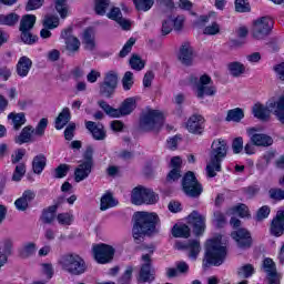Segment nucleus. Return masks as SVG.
<instances>
[{
	"mask_svg": "<svg viewBox=\"0 0 284 284\" xmlns=\"http://www.w3.org/2000/svg\"><path fill=\"white\" fill-rule=\"evenodd\" d=\"M146 194H150V192L145 191V186H135L131 193V203H133V205H143L144 203H151L152 201L144 200Z\"/></svg>",
	"mask_w": 284,
	"mask_h": 284,
	"instance_id": "5701e85b",
	"label": "nucleus"
},
{
	"mask_svg": "<svg viewBox=\"0 0 284 284\" xmlns=\"http://www.w3.org/2000/svg\"><path fill=\"white\" fill-rule=\"evenodd\" d=\"M37 23V17L34 14H26L20 20V30L30 31Z\"/></svg>",
	"mask_w": 284,
	"mask_h": 284,
	"instance_id": "58836bf2",
	"label": "nucleus"
},
{
	"mask_svg": "<svg viewBox=\"0 0 284 284\" xmlns=\"http://www.w3.org/2000/svg\"><path fill=\"white\" fill-rule=\"evenodd\" d=\"M92 168H94V165L88 164L85 162H80L74 171L75 183H81V181H85V179H88V176L92 174Z\"/></svg>",
	"mask_w": 284,
	"mask_h": 284,
	"instance_id": "a878e982",
	"label": "nucleus"
},
{
	"mask_svg": "<svg viewBox=\"0 0 284 284\" xmlns=\"http://www.w3.org/2000/svg\"><path fill=\"white\" fill-rule=\"evenodd\" d=\"M47 159L44 154H38L33 158L32 161V170L34 174H41L43 170L45 169Z\"/></svg>",
	"mask_w": 284,
	"mask_h": 284,
	"instance_id": "f704fd0d",
	"label": "nucleus"
},
{
	"mask_svg": "<svg viewBox=\"0 0 284 284\" xmlns=\"http://www.w3.org/2000/svg\"><path fill=\"white\" fill-rule=\"evenodd\" d=\"M62 39L65 40L67 50L69 52H79V48H81V41L77 39V37L72 36V29H65L61 33Z\"/></svg>",
	"mask_w": 284,
	"mask_h": 284,
	"instance_id": "412c9836",
	"label": "nucleus"
},
{
	"mask_svg": "<svg viewBox=\"0 0 284 284\" xmlns=\"http://www.w3.org/2000/svg\"><path fill=\"white\" fill-rule=\"evenodd\" d=\"M182 187L186 196H191V199H199L203 194V186L199 183L196 175L192 171L186 172L183 176Z\"/></svg>",
	"mask_w": 284,
	"mask_h": 284,
	"instance_id": "f8f14e48",
	"label": "nucleus"
},
{
	"mask_svg": "<svg viewBox=\"0 0 284 284\" xmlns=\"http://www.w3.org/2000/svg\"><path fill=\"white\" fill-rule=\"evenodd\" d=\"M227 141L223 139H216L211 144L210 160L206 164V174L210 179L216 176V172H221V163L223 159L227 156Z\"/></svg>",
	"mask_w": 284,
	"mask_h": 284,
	"instance_id": "7ed1b4c3",
	"label": "nucleus"
},
{
	"mask_svg": "<svg viewBox=\"0 0 284 284\" xmlns=\"http://www.w3.org/2000/svg\"><path fill=\"white\" fill-rule=\"evenodd\" d=\"M26 176V164L20 163L16 166V170L12 175V181L19 182Z\"/></svg>",
	"mask_w": 284,
	"mask_h": 284,
	"instance_id": "4d7b16f0",
	"label": "nucleus"
},
{
	"mask_svg": "<svg viewBox=\"0 0 284 284\" xmlns=\"http://www.w3.org/2000/svg\"><path fill=\"white\" fill-rule=\"evenodd\" d=\"M225 256H227V251L225 246L221 245V241L210 240L206 242L203 267H210L211 265H223Z\"/></svg>",
	"mask_w": 284,
	"mask_h": 284,
	"instance_id": "39448f33",
	"label": "nucleus"
},
{
	"mask_svg": "<svg viewBox=\"0 0 284 284\" xmlns=\"http://www.w3.org/2000/svg\"><path fill=\"white\" fill-rule=\"evenodd\" d=\"M141 261L143 264L140 266L136 277L138 283H154L156 280V271L152 267V256L150 254H143Z\"/></svg>",
	"mask_w": 284,
	"mask_h": 284,
	"instance_id": "ddd939ff",
	"label": "nucleus"
},
{
	"mask_svg": "<svg viewBox=\"0 0 284 284\" xmlns=\"http://www.w3.org/2000/svg\"><path fill=\"white\" fill-rule=\"evenodd\" d=\"M253 116L260 121H270V114H275L277 120L284 124V93L276 100L272 98L266 102V106L257 103L252 109Z\"/></svg>",
	"mask_w": 284,
	"mask_h": 284,
	"instance_id": "f03ea898",
	"label": "nucleus"
},
{
	"mask_svg": "<svg viewBox=\"0 0 284 284\" xmlns=\"http://www.w3.org/2000/svg\"><path fill=\"white\" fill-rule=\"evenodd\" d=\"M21 32V40L23 43H27L28 45H32L33 43H37V40L39 39L37 36H32V33L28 30H20Z\"/></svg>",
	"mask_w": 284,
	"mask_h": 284,
	"instance_id": "5fc2aeb1",
	"label": "nucleus"
},
{
	"mask_svg": "<svg viewBox=\"0 0 284 284\" xmlns=\"http://www.w3.org/2000/svg\"><path fill=\"white\" fill-rule=\"evenodd\" d=\"M133 229L132 234L135 243H142L144 236H152L159 231V215L156 213H150L145 211L135 212L133 215Z\"/></svg>",
	"mask_w": 284,
	"mask_h": 284,
	"instance_id": "f257e3e1",
	"label": "nucleus"
},
{
	"mask_svg": "<svg viewBox=\"0 0 284 284\" xmlns=\"http://www.w3.org/2000/svg\"><path fill=\"white\" fill-rule=\"evenodd\" d=\"M14 241L12 239H4L2 241L3 253H0V268H2L8 263V256L12 254V247Z\"/></svg>",
	"mask_w": 284,
	"mask_h": 284,
	"instance_id": "c756f323",
	"label": "nucleus"
},
{
	"mask_svg": "<svg viewBox=\"0 0 284 284\" xmlns=\"http://www.w3.org/2000/svg\"><path fill=\"white\" fill-rule=\"evenodd\" d=\"M232 150L234 154H241L243 152V138H235L232 142Z\"/></svg>",
	"mask_w": 284,
	"mask_h": 284,
	"instance_id": "69168bd1",
	"label": "nucleus"
},
{
	"mask_svg": "<svg viewBox=\"0 0 284 284\" xmlns=\"http://www.w3.org/2000/svg\"><path fill=\"white\" fill-rule=\"evenodd\" d=\"M178 59L182 65H191L194 61V48L190 42H183L178 52Z\"/></svg>",
	"mask_w": 284,
	"mask_h": 284,
	"instance_id": "6ab92c4d",
	"label": "nucleus"
},
{
	"mask_svg": "<svg viewBox=\"0 0 284 284\" xmlns=\"http://www.w3.org/2000/svg\"><path fill=\"white\" fill-rule=\"evenodd\" d=\"M268 196L273 201H283L284 200V190L283 189H270Z\"/></svg>",
	"mask_w": 284,
	"mask_h": 284,
	"instance_id": "052dcab7",
	"label": "nucleus"
},
{
	"mask_svg": "<svg viewBox=\"0 0 284 284\" xmlns=\"http://www.w3.org/2000/svg\"><path fill=\"white\" fill-rule=\"evenodd\" d=\"M123 90H132L134 85V74L131 71H126L122 78Z\"/></svg>",
	"mask_w": 284,
	"mask_h": 284,
	"instance_id": "3c124183",
	"label": "nucleus"
},
{
	"mask_svg": "<svg viewBox=\"0 0 284 284\" xmlns=\"http://www.w3.org/2000/svg\"><path fill=\"white\" fill-rule=\"evenodd\" d=\"M70 109L64 108L55 119V130H63L67 123H70Z\"/></svg>",
	"mask_w": 284,
	"mask_h": 284,
	"instance_id": "473e14b6",
	"label": "nucleus"
},
{
	"mask_svg": "<svg viewBox=\"0 0 284 284\" xmlns=\"http://www.w3.org/2000/svg\"><path fill=\"white\" fill-rule=\"evenodd\" d=\"M190 81L196 88L197 99H205V97H214V94H216V88L209 87V84L212 83L210 75L204 74L200 77V79L191 75Z\"/></svg>",
	"mask_w": 284,
	"mask_h": 284,
	"instance_id": "1a4fd4ad",
	"label": "nucleus"
},
{
	"mask_svg": "<svg viewBox=\"0 0 284 284\" xmlns=\"http://www.w3.org/2000/svg\"><path fill=\"white\" fill-rule=\"evenodd\" d=\"M245 116L243 109L236 108L227 111L225 121H233L234 123H241V120Z\"/></svg>",
	"mask_w": 284,
	"mask_h": 284,
	"instance_id": "a19ab883",
	"label": "nucleus"
},
{
	"mask_svg": "<svg viewBox=\"0 0 284 284\" xmlns=\"http://www.w3.org/2000/svg\"><path fill=\"white\" fill-rule=\"evenodd\" d=\"M133 3L139 12H148L154 6V0H133Z\"/></svg>",
	"mask_w": 284,
	"mask_h": 284,
	"instance_id": "c03bdc74",
	"label": "nucleus"
},
{
	"mask_svg": "<svg viewBox=\"0 0 284 284\" xmlns=\"http://www.w3.org/2000/svg\"><path fill=\"white\" fill-rule=\"evenodd\" d=\"M93 256L97 263H110L114 258V247L106 244H99L93 246Z\"/></svg>",
	"mask_w": 284,
	"mask_h": 284,
	"instance_id": "2eb2a0df",
	"label": "nucleus"
},
{
	"mask_svg": "<svg viewBox=\"0 0 284 284\" xmlns=\"http://www.w3.org/2000/svg\"><path fill=\"white\" fill-rule=\"evenodd\" d=\"M272 28H274V22L270 17L257 18L253 21L252 37L256 41H263L267 39L272 33Z\"/></svg>",
	"mask_w": 284,
	"mask_h": 284,
	"instance_id": "6e6552de",
	"label": "nucleus"
},
{
	"mask_svg": "<svg viewBox=\"0 0 284 284\" xmlns=\"http://www.w3.org/2000/svg\"><path fill=\"white\" fill-rule=\"evenodd\" d=\"M85 128L92 134L95 141H105V129L102 124H97V122L88 121L85 122Z\"/></svg>",
	"mask_w": 284,
	"mask_h": 284,
	"instance_id": "bb28decb",
	"label": "nucleus"
},
{
	"mask_svg": "<svg viewBox=\"0 0 284 284\" xmlns=\"http://www.w3.org/2000/svg\"><path fill=\"white\" fill-rule=\"evenodd\" d=\"M163 112L148 109L140 119V128L143 132H160L163 128Z\"/></svg>",
	"mask_w": 284,
	"mask_h": 284,
	"instance_id": "423d86ee",
	"label": "nucleus"
},
{
	"mask_svg": "<svg viewBox=\"0 0 284 284\" xmlns=\"http://www.w3.org/2000/svg\"><path fill=\"white\" fill-rule=\"evenodd\" d=\"M134 110H136V99L128 98L122 102L120 108L116 109V119H121V116H128L129 114H132Z\"/></svg>",
	"mask_w": 284,
	"mask_h": 284,
	"instance_id": "4be33fe9",
	"label": "nucleus"
},
{
	"mask_svg": "<svg viewBox=\"0 0 284 284\" xmlns=\"http://www.w3.org/2000/svg\"><path fill=\"white\" fill-rule=\"evenodd\" d=\"M172 234L175 239H190V226L175 224L172 229Z\"/></svg>",
	"mask_w": 284,
	"mask_h": 284,
	"instance_id": "ea45409f",
	"label": "nucleus"
},
{
	"mask_svg": "<svg viewBox=\"0 0 284 284\" xmlns=\"http://www.w3.org/2000/svg\"><path fill=\"white\" fill-rule=\"evenodd\" d=\"M179 250H187V256L191 261H196L199 254H201V242L199 240H192L186 245L179 246Z\"/></svg>",
	"mask_w": 284,
	"mask_h": 284,
	"instance_id": "cd10ccee",
	"label": "nucleus"
},
{
	"mask_svg": "<svg viewBox=\"0 0 284 284\" xmlns=\"http://www.w3.org/2000/svg\"><path fill=\"white\" fill-rule=\"evenodd\" d=\"M182 187L186 196H191V199H199L203 194V186L199 183L196 175L192 171L186 172L183 176Z\"/></svg>",
	"mask_w": 284,
	"mask_h": 284,
	"instance_id": "9b49d317",
	"label": "nucleus"
},
{
	"mask_svg": "<svg viewBox=\"0 0 284 284\" xmlns=\"http://www.w3.org/2000/svg\"><path fill=\"white\" fill-rule=\"evenodd\" d=\"M182 187L186 196H191V199H199L203 194V186L199 183L196 175L192 171L186 172L183 176Z\"/></svg>",
	"mask_w": 284,
	"mask_h": 284,
	"instance_id": "9d476101",
	"label": "nucleus"
},
{
	"mask_svg": "<svg viewBox=\"0 0 284 284\" xmlns=\"http://www.w3.org/2000/svg\"><path fill=\"white\" fill-rule=\"evenodd\" d=\"M82 43L84 44L85 50H94L97 43L94 42V29L88 28L83 32Z\"/></svg>",
	"mask_w": 284,
	"mask_h": 284,
	"instance_id": "2f4dec72",
	"label": "nucleus"
},
{
	"mask_svg": "<svg viewBox=\"0 0 284 284\" xmlns=\"http://www.w3.org/2000/svg\"><path fill=\"white\" fill-rule=\"evenodd\" d=\"M229 74L234 78L242 77L245 74V64L239 61H233L227 64Z\"/></svg>",
	"mask_w": 284,
	"mask_h": 284,
	"instance_id": "72a5a7b5",
	"label": "nucleus"
},
{
	"mask_svg": "<svg viewBox=\"0 0 284 284\" xmlns=\"http://www.w3.org/2000/svg\"><path fill=\"white\" fill-rule=\"evenodd\" d=\"M265 274H266V280L267 278H276L281 275H278V272L276 271V263H274L273 258L266 257L263 261V265H262Z\"/></svg>",
	"mask_w": 284,
	"mask_h": 284,
	"instance_id": "7c9ffc66",
	"label": "nucleus"
},
{
	"mask_svg": "<svg viewBox=\"0 0 284 284\" xmlns=\"http://www.w3.org/2000/svg\"><path fill=\"white\" fill-rule=\"evenodd\" d=\"M103 83L113 85L114 88L119 87V73L116 71H109L104 75Z\"/></svg>",
	"mask_w": 284,
	"mask_h": 284,
	"instance_id": "a18cd8bd",
	"label": "nucleus"
},
{
	"mask_svg": "<svg viewBox=\"0 0 284 284\" xmlns=\"http://www.w3.org/2000/svg\"><path fill=\"white\" fill-rule=\"evenodd\" d=\"M271 234L273 236H283L284 234V211H278L271 223Z\"/></svg>",
	"mask_w": 284,
	"mask_h": 284,
	"instance_id": "393cba45",
	"label": "nucleus"
},
{
	"mask_svg": "<svg viewBox=\"0 0 284 284\" xmlns=\"http://www.w3.org/2000/svg\"><path fill=\"white\" fill-rule=\"evenodd\" d=\"M55 10L61 19L68 17V0H55Z\"/></svg>",
	"mask_w": 284,
	"mask_h": 284,
	"instance_id": "de8ad7c7",
	"label": "nucleus"
},
{
	"mask_svg": "<svg viewBox=\"0 0 284 284\" xmlns=\"http://www.w3.org/2000/svg\"><path fill=\"white\" fill-rule=\"evenodd\" d=\"M231 236L241 250H248V247H252V235L250 234V231L237 229L231 233Z\"/></svg>",
	"mask_w": 284,
	"mask_h": 284,
	"instance_id": "dca6fc26",
	"label": "nucleus"
},
{
	"mask_svg": "<svg viewBox=\"0 0 284 284\" xmlns=\"http://www.w3.org/2000/svg\"><path fill=\"white\" fill-rule=\"evenodd\" d=\"M204 125H205V118H203V115H200V114H193L189 118L186 122V130L191 134H196L201 136V134H203V132L205 131Z\"/></svg>",
	"mask_w": 284,
	"mask_h": 284,
	"instance_id": "f3484780",
	"label": "nucleus"
},
{
	"mask_svg": "<svg viewBox=\"0 0 284 284\" xmlns=\"http://www.w3.org/2000/svg\"><path fill=\"white\" fill-rule=\"evenodd\" d=\"M273 70L275 72L277 79H280V81H284V62L275 64L273 67Z\"/></svg>",
	"mask_w": 284,
	"mask_h": 284,
	"instance_id": "774afa93",
	"label": "nucleus"
},
{
	"mask_svg": "<svg viewBox=\"0 0 284 284\" xmlns=\"http://www.w3.org/2000/svg\"><path fill=\"white\" fill-rule=\"evenodd\" d=\"M8 119L12 121V125L14 130H21L22 125H26V113H10Z\"/></svg>",
	"mask_w": 284,
	"mask_h": 284,
	"instance_id": "4c0bfd02",
	"label": "nucleus"
},
{
	"mask_svg": "<svg viewBox=\"0 0 284 284\" xmlns=\"http://www.w3.org/2000/svg\"><path fill=\"white\" fill-rule=\"evenodd\" d=\"M19 19H21V17L14 12L9 14H0V26H17V23H19Z\"/></svg>",
	"mask_w": 284,
	"mask_h": 284,
	"instance_id": "e433bc0d",
	"label": "nucleus"
},
{
	"mask_svg": "<svg viewBox=\"0 0 284 284\" xmlns=\"http://www.w3.org/2000/svg\"><path fill=\"white\" fill-rule=\"evenodd\" d=\"M250 2L247 0H235L236 12H250Z\"/></svg>",
	"mask_w": 284,
	"mask_h": 284,
	"instance_id": "680f3d73",
	"label": "nucleus"
},
{
	"mask_svg": "<svg viewBox=\"0 0 284 284\" xmlns=\"http://www.w3.org/2000/svg\"><path fill=\"white\" fill-rule=\"evenodd\" d=\"M254 274V266L252 264H245L237 270V276L241 278H250Z\"/></svg>",
	"mask_w": 284,
	"mask_h": 284,
	"instance_id": "603ef678",
	"label": "nucleus"
},
{
	"mask_svg": "<svg viewBox=\"0 0 284 284\" xmlns=\"http://www.w3.org/2000/svg\"><path fill=\"white\" fill-rule=\"evenodd\" d=\"M59 265L63 272L71 276H81L88 272V263L85 260L77 253H67L61 256Z\"/></svg>",
	"mask_w": 284,
	"mask_h": 284,
	"instance_id": "20e7f679",
	"label": "nucleus"
},
{
	"mask_svg": "<svg viewBox=\"0 0 284 284\" xmlns=\"http://www.w3.org/2000/svg\"><path fill=\"white\" fill-rule=\"evenodd\" d=\"M108 19H111L112 21H116L121 27L122 30H130L131 23L130 20L123 18V14L121 13V9L113 7L109 13H106Z\"/></svg>",
	"mask_w": 284,
	"mask_h": 284,
	"instance_id": "b1692460",
	"label": "nucleus"
},
{
	"mask_svg": "<svg viewBox=\"0 0 284 284\" xmlns=\"http://www.w3.org/2000/svg\"><path fill=\"white\" fill-rule=\"evenodd\" d=\"M65 201V197H59L58 202L54 205L49 206L48 209L43 210L41 221L42 223H45L47 225H51V223H54V219H57V210L59 209V205Z\"/></svg>",
	"mask_w": 284,
	"mask_h": 284,
	"instance_id": "aec40b11",
	"label": "nucleus"
},
{
	"mask_svg": "<svg viewBox=\"0 0 284 284\" xmlns=\"http://www.w3.org/2000/svg\"><path fill=\"white\" fill-rule=\"evenodd\" d=\"M48 128V119L42 118L36 129L32 125L24 126L20 134L14 138L18 145H23V143H32V134L34 136H43L45 134V129Z\"/></svg>",
	"mask_w": 284,
	"mask_h": 284,
	"instance_id": "0eeeda50",
	"label": "nucleus"
},
{
	"mask_svg": "<svg viewBox=\"0 0 284 284\" xmlns=\"http://www.w3.org/2000/svg\"><path fill=\"white\" fill-rule=\"evenodd\" d=\"M179 179H181V171L172 169L166 175V183H175Z\"/></svg>",
	"mask_w": 284,
	"mask_h": 284,
	"instance_id": "338daca9",
	"label": "nucleus"
},
{
	"mask_svg": "<svg viewBox=\"0 0 284 284\" xmlns=\"http://www.w3.org/2000/svg\"><path fill=\"white\" fill-rule=\"evenodd\" d=\"M132 272H134V267L128 266L124 274L120 277L119 283L130 284V281H132Z\"/></svg>",
	"mask_w": 284,
	"mask_h": 284,
	"instance_id": "0e129e2a",
	"label": "nucleus"
},
{
	"mask_svg": "<svg viewBox=\"0 0 284 284\" xmlns=\"http://www.w3.org/2000/svg\"><path fill=\"white\" fill-rule=\"evenodd\" d=\"M261 126H253L246 130V134L250 136L251 143L257 148H270L274 143L272 136L261 132Z\"/></svg>",
	"mask_w": 284,
	"mask_h": 284,
	"instance_id": "4468645a",
	"label": "nucleus"
},
{
	"mask_svg": "<svg viewBox=\"0 0 284 284\" xmlns=\"http://www.w3.org/2000/svg\"><path fill=\"white\" fill-rule=\"evenodd\" d=\"M116 205V201H114V197L112 194L106 193L101 197V204L100 210L102 212H105V210H110V207H114Z\"/></svg>",
	"mask_w": 284,
	"mask_h": 284,
	"instance_id": "79ce46f5",
	"label": "nucleus"
},
{
	"mask_svg": "<svg viewBox=\"0 0 284 284\" xmlns=\"http://www.w3.org/2000/svg\"><path fill=\"white\" fill-rule=\"evenodd\" d=\"M94 148L92 145L87 146L84 153H83V159L82 163H87L89 165H94Z\"/></svg>",
	"mask_w": 284,
	"mask_h": 284,
	"instance_id": "6e6d98bb",
	"label": "nucleus"
},
{
	"mask_svg": "<svg viewBox=\"0 0 284 284\" xmlns=\"http://www.w3.org/2000/svg\"><path fill=\"white\" fill-rule=\"evenodd\" d=\"M34 252H37V244L28 242L19 250V256L20 258H30V256H34Z\"/></svg>",
	"mask_w": 284,
	"mask_h": 284,
	"instance_id": "c9c22d12",
	"label": "nucleus"
},
{
	"mask_svg": "<svg viewBox=\"0 0 284 284\" xmlns=\"http://www.w3.org/2000/svg\"><path fill=\"white\" fill-rule=\"evenodd\" d=\"M189 224L193 229V233L195 236H200V234H203V232H205V216H203L197 211H193L189 215Z\"/></svg>",
	"mask_w": 284,
	"mask_h": 284,
	"instance_id": "a211bd4d",
	"label": "nucleus"
},
{
	"mask_svg": "<svg viewBox=\"0 0 284 284\" xmlns=\"http://www.w3.org/2000/svg\"><path fill=\"white\" fill-rule=\"evenodd\" d=\"M114 92H116V87L108 84L106 82H102L100 84L101 97H105V99H112V97H114Z\"/></svg>",
	"mask_w": 284,
	"mask_h": 284,
	"instance_id": "37998d69",
	"label": "nucleus"
},
{
	"mask_svg": "<svg viewBox=\"0 0 284 284\" xmlns=\"http://www.w3.org/2000/svg\"><path fill=\"white\" fill-rule=\"evenodd\" d=\"M98 105L108 114V116H111L112 119H116V109L112 108L108 102L104 100L98 101Z\"/></svg>",
	"mask_w": 284,
	"mask_h": 284,
	"instance_id": "09e8293b",
	"label": "nucleus"
},
{
	"mask_svg": "<svg viewBox=\"0 0 284 284\" xmlns=\"http://www.w3.org/2000/svg\"><path fill=\"white\" fill-rule=\"evenodd\" d=\"M219 32H221V26H219V23L216 22H213L212 24L207 26L203 31L204 34L211 37L219 34Z\"/></svg>",
	"mask_w": 284,
	"mask_h": 284,
	"instance_id": "e2e57ef3",
	"label": "nucleus"
},
{
	"mask_svg": "<svg viewBox=\"0 0 284 284\" xmlns=\"http://www.w3.org/2000/svg\"><path fill=\"white\" fill-rule=\"evenodd\" d=\"M57 221L60 225H72L74 221V215L71 213H60L57 216Z\"/></svg>",
	"mask_w": 284,
	"mask_h": 284,
	"instance_id": "864d4df0",
	"label": "nucleus"
},
{
	"mask_svg": "<svg viewBox=\"0 0 284 284\" xmlns=\"http://www.w3.org/2000/svg\"><path fill=\"white\" fill-rule=\"evenodd\" d=\"M132 70H136L140 72V70H143L145 68V62L141 60V57L138 54H133L129 61Z\"/></svg>",
	"mask_w": 284,
	"mask_h": 284,
	"instance_id": "49530a36",
	"label": "nucleus"
},
{
	"mask_svg": "<svg viewBox=\"0 0 284 284\" xmlns=\"http://www.w3.org/2000/svg\"><path fill=\"white\" fill-rule=\"evenodd\" d=\"M68 172H70V165L68 164H60L58 168L54 170V178L55 179H63V176L68 175Z\"/></svg>",
	"mask_w": 284,
	"mask_h": 284,
	"instance_id": "bf43d9fd",
	"label": "nucleus"
},
{
	"mask_svg": "<svg viewBox=\"0 0 284 284\" xmlns=\"http://www.w3.org/2000/svg\"><path fill=\"white\" fill-rule=\"evenodd\" d=\"M109 6H110V0H95L97 14H100V16L105 14V10H108Z\"/></svg>",
	"mask_w": 284,
	"mask_h": 284,
	"instance_id": "13d9d810",
	"label": "nucleus"
},
{
	"mask_svg": "<svg viewBox=\"0 0 284 284\" xmlns=\"http://www.w3.org/2000/svg\"><path fill=\"white\" fill-rule=\"evenodd\" d=\"M32 69V60L30 58L23 55L19 59L17 64V74L18 77H26L30 73V70Z\"/></svg>",
	"mask_w": 284,
	"mask_h": 284,
	"instance_id": "c85d7f7f",
	"label": "nucleus"
},
{
	"mask_svg": "<svg viewBox=\"0 0 284 284\" xmlns=\"http://www.w3.org/2000/svg\"><path fill=\"white\" fill-rule=\"evenodd\" d=\"M42 26L44 28H48V30H54V28L59 27V17H54V16L44 17Z\"/></svg>",
	"mask_w": 284,
	"mask_h": 284,
	"instance_id": "8fccbe9b",
	"label": "nucleus"
}]
</instances>
